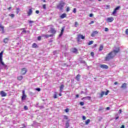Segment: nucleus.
Returning a JSON list of instances; mask_svg holds the SVG:
<instances>
[{"label": "nucleus", "mask_w": 128, "mask_h": 128, "mask_svg": "<svg viewBox=\"0 0 128 128\" xmlns=\"http://www.w3.org/2000/svg\"><path fill=\"white\" fill-rule=\"evenodd\" d=\"M104 94V91L102 92L100 94V98H103Z\"/></svg>", "instance_id": "27"}, {"label": "nucleus", "mask_w": 128, "mask_h": 128, "mask_svg": "<svg viewBox=\"0 0 128 128\" xmlns=\"http://www.w3.org/2000/svg\"><path fill=\"white\" fill-rule=\"evenodd\" d=\"M22 100H26V92L24 90H22Z\"/></svg>", "instance_id": "6"}, {"label": "nucleus", "mask_w": 128, "mask_h": 128, "mask_svg": "<svg viewBox=\"0 0 128 128\" xmlns=\"http://www.w3.org/2000/svg\"><path fill=\"white\" fill-rule=\"evenodd\" d=\"M62 34H64V32H60L59 36H62Z\"/></svg>", "instance_id": "49"}, {"label": "nucleus", "mask_w": 128, "mask_h": 128, "mask_svg": "<svg viewBox=\"0 0 128 128\" xmlns=\"http://www.w3.org/2000/svg\"><path fill=\"white\" fill-rule=\"evenodd\" d=\"M76 98H80V96L78 95V94H76Z\"/></svg>", "instance_id": "62"}, {"label": "nucleus", "mask_w": 128, "mask_h": 128, "mask_svg": "<svg viewBox=\"0 0 128 128\" xmlns=\"http://www.w3.org/2000/svg\"><path fill=\"white\" fill-rule=\"evenodd\" d=\"M36 13L37 14H40V10H36Z\"/></svg>", "instance_id": "52"}, {"label": "nucleus", "mask_w": 128, "mask_h": 128, "mask_svg": "<svg viewBox=\"0 0 128 128\" xmlns=\"http://www.w3.org/2000/svg\"><path fill=\"white\" fill-rule=\"evenodd\" d=\"M106 110H110V107H107V108H106Z\"/></svg>", "instance_id": "56"}, {"label": "nucleus", "mask_w": 128, "mask_h": 128, "mask_svg": "<svg viewBox=\"0 0 128 128\" xmlns=\"http://www.w3.org/2000/svg\"><path fill=\"white\" fill-rule=\"evenodd\" d=\"M38 40H42V36H38Z\"/></svg>", "instance_id": "41"}, {"label": "nucleus", "mask_w": 128, "mask_h": 128, "mask_svg": "<svg viewBox=\"0 0 128 128\" xmlns=\"http://www.w3.org/2000/svg\"><path fill=\"white\" fill-rule=\"evenodd\" d=\"M49 32H50L51 34H53V35L55 34L56 33V30H54V28H50V31H49Z\"/></svg>", "instance_id": "9"}, {"label": "nucleus", "mask_w": 128, "mask_h": 128, "mask_svg": "<svg viewBox=\"0 0 128 128\" xmlns=\"http://www.w3.org/2000/svg\"><path fill=\"white\" fill-rule=\"evenodd\" d=\"M66 4V3L64 2V1L61 0L59 2V4L57 5V8L59 10H62L63 8H64V5Z\"/></svg>", "instance_id": "2"}, {"label": "nucleus", "mask_w": 128, "mask_h": 128, "mask_svg": "<svg viewBox=\"0 0 128 128\" xmlns=\"http://www.w3.org/2000/svg\"><path fill=\"white\" fill-rule=\"evenodd\" d=\"M29 22H30V24H32V23L34 22V21H32V20H30V21H29Z\"/></svg>", "instance_id": "58"}, {"label": "nucleus", "mask_w": 128, "mask_h": 128, "mask_svg": "<svg viewBox=\"0 0 128 128\" xmlns=\"http://www.w3.org/2000/svg\"><path fill=\"white\" fill-rule=\"evenodd\" d=\"M20 30H22V32H24V34H26V29L24 28H20Z\"/></svg>", "instance_id": "29"}, {"label": "nucleus", "mask_w": 128, "mask_h": 128, "mask_svg": "<svg viewBox=\"0 0 128 128\" xmlns=\"http://www.w3.org/2000/svg\"><path fill=\"white\" fill-rule=\"evenodd\" d=\"M70 7H67V8L66 9V12H70Z\"/></svg>", "instance_id": "37"}, {"label": "nucleus", "mask_w": 128, "mask_h": 128, "mask_svg": "<svg viewBox=\"0 0 128 128\" xmlns=\"http://www.w3.org/2000/svg\"><path fill=\"white\" fill-rule=\"evenodd\" d=\"M60 18H66V14L64 13L60 16Z\"/></svg>", "instance_id": "21"}, {"label": "nucleus", "mask_w": 128, "mask_h": 128, "mask_svg": "<svg viewBox=\"0 0 128 128\" xmlns=\"http://www.w3.org/2000/svg\"><path fill=\"white\" fill-rule=\"evenodd\" d=\"M89 16H90V18H92V16H94V14H90V15H89Z\"/></svg>", "instance_id": "48"}, {"label": "nucleus", "mask_w": 128, "mask_h": 128, "mask_svg": "<svg viewBox=\"0 0 128 128\" xmlns=\"http://www.w3.org/2000/svg\"><path fill=\"white\" fill-rule=\"evenodd\" d=\"M128 86V84L126 83H124L122 84L121 86V88H126V86Z\"/></svg>", "instance_id": "16"}, {"label": "nucleus", "mask_w": 128, "mask_h": 128, "mask_svg": "<svg viewBox=\"0 0 128 128\" xmlns=\"http://www.w3.org/2000/svg\"><path fill=\"white\" fill-rule=\"evenodd\" d=\"M101 110H104V107H100L98 109L99 112H101Z\"/></svg>", "instance_id": "35"}, {"label": "nucleus", "mask_w": 128, "mask_h": 128, "mask_svg": "<svg viewBox=\"0 0 128 128\" xmlns=\"http://www.w3.org/2000/svg\"><path fill=\"white\" fill-rule=\"evenodd\" d=\"M16 14H18V12H20V8H16Z\"/></svg>", "instance_id": "44"}, {"label": "nucleus", "mask_w": 128, "mask_h": 128, "mask_svg": "<svg viewBox=\"0 0 128 128\" xmlns=\"http://www.w3.org/2000/svg\"><path fill=\"white\" fill-rule=\"evenodd\" d=\"M42 8L44 10H46V4H43Z\"/></svg>", "instance_id": "34"}, {"label": "nucleus", "mask_w": 128, "mask_h": 128, "mask_svg": "<svg viewBox=\"0 0 128 128\" xmlns=\"http://www.w3.org/2000/svg\"><path fill=\"white\" fill-rule=\"evenodd\" d=\"M28 72V70H26V68H23L21 69V74L23 76H24Z\"/></svg>", "instance_id": "5"}, {"label": "nucleus", "mask_w": 128, "mask_h": 128, "mask_svg": "<svg viewBox=\"0 0 128 128\" xmlns=\"http://www.w3.org/2000/svg\"><path fill=\"white\" fill-rule=\"evenodd\" d=\"M52 36H54V34H50L44 35V37L46 38H50Z\"/></svg>", "instance_id": "20"}, {"label": "nucleus", "mask_w": 128, "mask_h": 128, "mask_svg": "<svg viewBox=\"0 0 128 128\" xmlns=\"http://www.w3.org/2000/svg\"><path fill=\"white\" fill-rule=\"evenodd\" d=\"M126 34H128V29H126Z\"/></svg>", "instance_id": "55"}, {"label": "nucleus", "mask_w": 128, "mask_h": 128, "mask_svg": "<svg viewBox=\"0 0 128 128\" xmlns=\"http://www.w3.org/2000/svg\"><path fill=\"white\" fill-rule=\"evenodd\" d=\"M118 82H115L114 83V84H115V85H116V84H118Z\"/></svg>", "instance_id": "63"}, {"label": "nucleus", "mask_w": 128, "mask_h": 128, "mask_svg": "<svg viewBox=\"0 0 128 128\" xmlns=\"http://www.w3.org/2000/svg\"><path fill=\"white\" fill-rule=\"evenodd\" d=\"M118 118H120L119 116H117L115 118V120H118Z\"/></svg>", "instance_id": "61"}, {"label": "nucleus", "mask_w": 128, "mask_h": 128, "mask_svg": "<svg viewBox=\"0 0 128 128\" xmlns=\"http://www.w3.org/2000/svg\"><path fill=\"white\" fill-rule=\"evenodd\" d=\"M66 128H68L70 126V123L68 122H66Z\"/></svg>", "instance_id": "32"}, {"label": "nucleus", "mask_w": 128, "mask_h": 128, "mask_svg": "<svg viewBox=\"0 0 128 128\" xmlns=\"http://www.w3.org/2000/svg\"><path fill=\"white\" fill-rule=\"evenodd\" d=\"M4 54V51H2L0 53V64H1L2 66H4V68H6V65L4 64V61H2V56Z\"/></svg>", "instance_id": "3"}, {"label": "nucleus", "mask_w": 128, "mask_h": 128, "mask_svg": "<svg viewBox=\"0 0 128 128\" xmlns=\"http://www.w3.org/2000/svg\"><path fill=\"white\" fill-rule=\"evenodd\" d=\"M9 16H10L12 18H14V14H8Z\"/></svg>", "instance_id": "30"}, {"label": "nucleus", "mask_w": 128, "mask_h": 128, "mask_svg": "<svg viewBox=\"0 0 128 128\" xmlns=\"http://www.w3.org/2000/svg\"><path fill=\"white\" fill-rule=\"evenodd\" d=\"M24 78V76H17V80H22Z\"/></svg>", "instance_id": "22"}, {"label": "nucleus", "mask_w": 128, "mask_h": 128, "mask_svg": "<svg viewBox=\"0 0 128 128\" xmlns=\"http://www.w3.org/2000/svg\"><path fill=\"white\" fill-rule=\"evenodd\" d=\"M80 38L81 40H84V38H86V36H84L82 34H78L76 38L78 42H80Z\"/></svg>", "instance_id": "4"}, {"label": "nucleus", "mask_w": 128, "mask_h": 128, "mask_svg": "<svg viewBox=\"0 0 128 128\" xmlns=\"http://www.w3.org/2000/svg\"><path fill=\"white\" fill-rule=\"evenodd\" d=\"M74 26L75 28H78V22H74Z\"/></svg>", "instance_id": "28"}, {"label": "nucleus", "mask_w": 128, "mask_h": 128, "mask_svg": "<svg viewBox=\"0 0 128 128\" xmlns=\"http://www.w3.org/2000/svg\"><path fill=\"white\" fill-rule=\"evenodd\" d=\"M90 120L88 119V120H87L86 121V122H85V124L88 125V124H90Z\"/></svg>", "instance_id": "25"}, {"label": "nucleus", "mask_w": 128, "mask_h": 128, "mask_svg": "<svg viewBox=\"0 0 128 128\" xmlns=\"http://www.w3.org/2000/svg\"><path fill=\"white\" fill-rule=\"evenodd\" d=\"M86 116H82V120H86Z\"/></svg>", "instance_id": "53"}, {"label": "nucleus", "mask_w": 128, "mask_h": 128, "mask_svg": "<svg viewBox=\"0 0 128 128\" xmlns=\"http://www.w3.org/2000/svg\"><path fill=\"white\" fill-rule=\"evenodd\" d=\"M32 48H38V44H36L34 43V44H32Z\"/></svg>", "instance_id": "19"}, {"label": "nucleus", "mask_w": 128, "mask_h": 128, "mask_svg": "<svg viewBox=\"0 0 128 128\" xmlns=\"http://www.w3.org/2000/svg\"><path fill=\"white\" fill-rule=\"evenodd\" d=\"M36 90H38V92H40V88H36Z\"/></svg>", "instance_id": "47"}, {"label": "nucleus", "mask_w": 128, "mask_h": 128, "mask_svg": "<svg viewBox=\"0 0 128 128\" xmlns=\"http://www.w3.org/2000/svg\"><path fill=\"white\" fill-rule=\"evenodd\" d=\"M91 56H94V52H92Z\"/></svg>", "instance_id": "57"}, {"label": "nucleus", "mask_w": 128, "mask_h": 128, "mask_svg": "<svg viewBox=\"0 0 128 128\" xmlns=\"http://www.w3.org/2000/svg\"><path fill=\"white\" fill-rule=\"evenodd\" d=\"M0 28L2 30V34H4V27L2 24H0Z\"/></svg>", "instance_id": "15"}, {"label": "nucleus", "mask_w": 128, "mask_h": 128, "mask_svg": "<svg viewBox=\"0 0 128 128\" xmlns=\"http://www.w3.org/2000/svg\"><path fill=\"white\" fill-rule=\"evenodd\" d=\"M100 68H103V70H108V66L106 64H101Z\"/></svg>", "instance_id": "7"}, {"label": "nucleus", "mask_w": 128, "mask_h": 128, "mask_svg": "<svg viewBox=\"0 0 128 128\" xmlns=\"http://www.w3.org/2000/svg\"><path fill=\"white\" fill-rule=\"evenodd\" d=\"M114 18L112 17H110L107 18V19L106 20L107 22H114Z\"/></svg>", "instance_id": "8"}, {"label": "nucleus", "mask_w": 128, "mask_h": 128, "mask_svg": "<svg viewBox=\"0 0 128 128\" xmlns=\"http://www.w3.org/2000/svg\"><path fill=\"white\" fill-rule=\"evenodd\" d=\"M54 98H58V92H54Z\"/></svg>", "instance_id": "26"}, {"label": "nucleus", "mask_w": 128, "mask_h": 128, "mask_svg": "<svg viewBox=\"0 0 128 128\" xmlns=\"http://www.w3.org/2000/svg\"><path fill=\"white\" fill-rule=\"evenodd\" d=\"M80 106H84V102H80Z\"/></svg>", "instance_id": "46"}, {"label": "nucleus", "mask_w": 128, "mask_h": 128, "mask_svg": "<svg viewBox=\"0 0 128 128\" xmlns=\"http://www.w3.org/2000/svg\"><path fill=\"white\" fill-rule=\"evenodd\" d=\"M108 92H110L109 90H107L106 92H104L105 96H108Z\"/></svg>", "instance_id": "39"}, {"label": "nucleus", "mask_w": 128, "mask_h": 128, "mask_svg": "<svg viewBox=\"0 0 128 128\" xmlns=\"http://www.w3.org/2000/svg\"><path fill=\"white\" fill-rule=\"evenodd\" d=\"M110 5H106V9L108 10V8H110Z\"/></svg>", "instance_id": "38"}, {"label": "nucleus", "mask_w": 128, "mask_h": 128, "mask_svg": "<svg viewBox=\"0 0 128 128\" xmlns=\"http://www.w3.org/2000/svg\"><path fill=\"white\" fill-rule=\"evenodd\" d=\"M64 85L62 84L60 85V92H62V90H64Z\"/></svg>", "instance_id": "17"}, {"label": "nucleus", "mask_w": 128, "mask_h": 128, "mask_svg": "<svg viewBox=\"0 0 128 128\" xmlns=\"http://www.w3.org/2000/svg\"><path fill=\"white\" fill-rule=\"evenodd\" d=\"M64 112H70V109L66 108L65 109Z\"/></svg>", "instance_id": "45"}, {"label": "nucleus", "mask_w": 128, "mask_h": 128, "mask_svg": "<svg viewBox=\"0 0 128 128\" xmlns=\"http://www.w3.org/2000/svg\"><path fill=\"white\" fill-rule=\"evenodd\" d=\"M73 12H74V14H76V8H74Z\"/></svg>", "instance_id": "43"}, {"label": "nucleus", "mask_w": 128, "mask_h": 128, "mask_svg": "<svg viewBox=\"0 0 128 128\" xmlns=\"http://www.w3.org/2000/svg\"><path fill=\"white\" fill-rule=\"evenodd\" d=\"M120 6H118L116 8H115V9L114 10L112 13V14H116V10H120Z\"/></svg>", "instance_id": "12"}, {"label": "nucleus", "mask_w": 128, "mask_h": 128, "mask_svg": "<svg viewBox=\"0 0 128 128\" xmlns=\"http://www.w3.org/2000/svg\"><path fill=\"white\" fill-rule=\"evenodd\" d=\"M94 44V42L92 40H91L88 43V46H90L91 44Z\"/></svg>", "instance_id": "31"}, {"label": "nucleus", "mask_w": 128, "mask_h": 128, "mask_svg": "<svg viewBox=\"0 0 128 128\" xmlns=\"http://www.w3.org/2000/svg\"><path fill=\"white\" fill-rule=\"evenodd\" d=\"M75 79L78 81L80 82V74H78L75 78Z\"/></svg>", "instance_id": "14"}, {"label": "nucleus", "mask_w": 128, "mask_h": 128, "mask_svg": "<svg viewBox=\"0 0 128 128\" xmlns=\"http://www.w3.org/2000/svg\"><path fill=\"white\" fill-rule=\"evenodd\" d=\"M119 112H120V114H122V109H120L119 110Z\"/></svg>", "instance_id": "59"}, {"label": "nucleus", "mask_w": 128, "mask_h": 128, "mask_svg": "<svg viewBox=\"0 0 128 128\" xmlns=\"http://www.w3.org/2000/svg\"><path fill=\"white\" fill-rule=\"evenodd\" d=\"M120 48H117L116 50H114L108 54L104 58L106 62H108V60H112V58H114V56H116V54H118V52H120Z\"/></svg>", "instance_id": "1"}, {"label": "nucleus", "mask_w": 128, "mask_h": 128, "mask_svg": "<svg viewBox=\"0 0 128 128\" xmlns=\"http://www.w3.org/2000/svg\"><path fill=\"white\" fill-rule=\"evenodd\" d=\"M104 31L105 32H108V28H105V29H104Z\"/></svg>", "instance_id": "51"}, {"label": "nucleus", "mask_w": 128, "mask_h": 128, "mask_svg": "<svg viewBox=\"0 0 128 128\" xmlns=\"http://www.w3.org/2000/svg\"><path fill=\"white\" fill-rule=\"evenodd\" d=\"M98 34V31H94L92 32V34H91V36H96V34Z\"/></svg>", "instance_id": "13"}, {"label": "nucleus", "mask_w": 128, "mask_h": 128, "mask_svg": "<svg viewBox=\"0 0 128 128\" xmlns=\"http://www.w3.org/2000/svg\"><path fill=\"white\" fill-rule=\"evenodd\" d=\"M64 32V26L62 28L61 32Z\"/></svg>", "instance_id": "42"}, {"label": "nucleus", "mask_w": 128, "mask_h": 128, "mask_svg": "<svg viewBox=\"0 0 128 128\" xmlns=\"http://www.w3.org/2000/svg\"><path fill=\"white\" fill-rule=\"evenodd\" d=\"M62 34H64V32H60L59 36H62Z\"/></svg>", "instance_id": "50"}, {"label": "nucleus", "mask_w": 128, "mask_h": 128, "mask_svg": "<svg viewBox=\"0 0 128 128\" xmlns=\"http://www.w3.org/2000/svg\"><path fill=\"white\" fill-rule=\"evenodd\" d=\"M94 21H91V22L89 24H94Z\"/></svg>", "instance_id": "54"}, {"label": "nucleus", "mask_w": 128, "mask_h": 128, "mask_svg": "<svg viewBox=\"0 0 128 128\" xmlns=\"http://www.w3.org/2000/svg\"><path fill=\"white\" fill-rule=\"evenodd\" d=\"M8 10H12V7H9Z\"/></svg>", "instance_id": "64"}, {"label": "nucleus", "mask_w": 128, "mask_h": 128, "mask_svg": "<svg viewBox=\"0 0 128 128\" xmlns=\"http://www.w3.org/2000/svg\"><path fill=\"white\" fill-rule=\"evenodd\" d=\"M64 120H68V117L66 115H64Z\"/></svg>", "instance_id": "36"}, {"label": "nucleus", "mask_w": 128, "mask_h": 128, "mask_svg": "<svg viewBox=\"0 0 128 128\" xmlns=\"http://www.w3.org/2000/svg\"><path fill=\"white\" fill-rule=\"evenodd\" d=\"M0 94L2 98H4V96H6L7 94L6 92L4 91H0Z\"/></svg>", "instance_id": "10"}, {"label": "nucleus", "mask_w": 128, "mask_h": 128, "mask_svg": "<svg viewBox=\"0 0 128 128\" xmlns=\"http://www.w3.org/2000/svg\"><path fill=\"white\" fill-rule=\"evenodd\" d=\"M102 120V116H98V122H101Z\"/></svg>", "instance_id": "33"}, {"label": "nucleus", "mask_w": 128, "mask_h": 128, "mask_svg": "<svg viewBox=\"0 0 128 128\" xmlns=\"http://www.w3.org/2000/svg\"><path fill=\"white\" fill-rule=\"evenodd\" d=\"M27 14L28 16H30L32 14V8H30L28 11L27 12Z\"/></svg>", "instance_id": "11"}, {"label": "nucleus", "mask_w": 128, "mask_h": 128, "mask_svg": "<svg viewBox=\"0 0 128 128\" xmlns=\"http://www.w3.org/2000/svg\"><path fill=\"white\" fill-rule=\"evenodd\" d=\"M78 49H76V48H72V52H73L74 54H78Z\"/></svg>", "instance_id": "18"}, {"label": "nucleus", "mask_w": 128, "mask_h": 128, "mask_svg": "<svg viewBox=\"0 0 128 128\" xmlns=\"http://www.w3.org/2000/svg\"><path fill=\"white\" fill-rule=\"evenodd\" d=\"M104 50V46L102 44H100L99 47V52H102Z\"/></svg>", "instance_id": "24"}, {"label": "nucleus", "mask_w": 128, "mask_h": 128, "mask_svg": "<svg viewBox=\"0 0 128 128\" xmlns=\"http://www.w3.org/2000/svg\"><path fill=\"white\" fill-rule=\"evenodd\" d=\"M8 40H9L8 38H4L3 42L4 44H8Z\"/></svg>", "instance_id": "23"}, {"label": "nucleus", "mask_w": 128, "mask_h": 128, "mask_svg": "<svg viewBox=\"0 0 128 128\" xmlns=\"http://www.w3.org/2000/svg\"><path fill=\"white\" fill-rule=\"evenodd\" d=\"M24 110H28V108L25 106H24Z\"/></svg>", "instance_id": "40"}, {"label": "nucleus", "mask_w": 128, "mask_h": 128, "mask_svg": "<svg viewBox=\"0 0 128 128\" xmlns=\"http://www.w3.org/2000/svg\"><path fill=\"white\" fill-rule=\"evenodd\" d=\"M120 128H124V125H122Z\"/></svg>", "instance_id": "60"}]
</instances>
